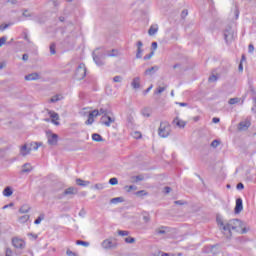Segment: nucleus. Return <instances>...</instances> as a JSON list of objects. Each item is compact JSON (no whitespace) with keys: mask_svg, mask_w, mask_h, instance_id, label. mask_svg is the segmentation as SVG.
I'll return each instance as SVG.
<instances>
[{"mask_svg":"<svg viewBox=\"0 0 256 256\" xmlns=\"http://www.w3.org/2000/svg\"><path fill=\"white\" fill-rule=\"evenodd\" d=\"M224 231H237V233H247V229L245 228V224L243 221L239 219L230 220L226 225L223 227Z\"/></svg>","mask_w":256,"mask_h":256,"instance_id":"obj_1","label":"nucleus"},{"mask_svg":"<svg viewBox=\"0 0 256 256\" xmlns=\"http://www.w3.org/2000/svg\"><path fill=\"white\" fill-rule=\"evenodd\" d=\"M158 135L162 138L169 137V135H171V124H169V122H161Z\"/></svg>","mask_w":256,"mask_h":256,"instance_id":"obj_2","label":"nucleus"},{"mask_svg":"<svg viewBox=\"0 0 256 256\" xmlns=\"http://www.w3.org/2000/svg\"><path fill=\"white\" fill-rule=\"evenodd\" d=\"M75 77L77 81H81L87 77V67H85L84 63H81L76 69Z\"/></svg>","mask_w":256,"mask_h":256,"instance_id":"obj_3","label":"nucleus"},{"mask_svg":"<svg viewBox=\"0 0 256 256\" xmlns=\"http://www.w3.org/2000/svg\"><path fill=\"white\" fill-rule=\"evenodd\" d=\"M104 113L105 110L103 108H101L100 110H93L88 115V119L85 122L86 125H93V123L95 122V117H99V115H103Z\"/></svg>","mask_w":256,"mask_h":256,"instance_id":"obj_4","label":"nucleus"},{"mask_svg":"<svg viewBox=\"0 0 256 256\" xmlns=\"http://www.w3.org/2000/svg\"><path fill=\"white\" fill-rule=\"evenodd\" d=\"M12 244L16 249H23L25 247V240L15 237L12 239Z\"/></svg>","mask_w":256,"mask_h":256,"instance_id":"obj_5","label":"nucleus"},{"mask_svg":"<svg viewBox=\"0 0 256 256\" xmlns=\"http://www.w3.org/2000/svg\"><path fill=\"white\" fill-rule=\"evenodd\" d=\"M48 115L51 118V122L54 125H59V114L55 111L47 110Z\"/></svg>","mask_w":256,"mask_h":256,"instance_id":"obj_6","label":"nucleus"},{"mask_svg":"<svg viewBox=\"0 0 256 256\" xmlns=\"http://www.w3.org/2000/svg\"><path fill=\"white\" fill-rule=\"evenodd\" d=\"M241 211H243V199L238 198L236 199V205L234 208V213L236 215H239V213H241Z\"/></svg>","mask_w":256,"mask_h":256,"instance_id":"obj_7","label":"nucleus"},{"mask_svg":"<svg viewBox=\"0 0 256 256\" xmlns=\"http://www.w3.org/2000/svg\"><path fill=\"white\" fill-rule=\"evenodd\" d=\"M251 127V120H244L238 124L239 131H247Z\"/></svg>","mask_w":256,"mask_h":256,"instance_id":"obj_8","label":"nucleus"},{"mask_svg":"<svg viewBox=\"0 0 256 256\" xmlns=\"http://www.w3.org/2000/svg\"><path fill=\"white\" fill-rule=\"evenodd\" d=\"M102 123L106 125V127H111V123H115V118H111V116L105 114L102 116Z\"/></svg>","mask_w":256,"mask_h":256,"instance_id":"obj_9","label":"nucleus"},{"mask_svg":"<svg viewBox=\"0 0 256 256\" xmlns=\"http://www.w3.org/2000/svg\"><path fill=\"white\" fill-rule=\"evenodd\" d=\"M57 141H59V136L57 134H50L48 136L49 145H57Z\"/></svg>","mask_w":256,"mask_h":256,"instance_id":"obj_10","label":"nucleus"},{"mask_svg":"<svg viewBox=\"0 0 256 256\" xmlns=\"http://www.w3.org/2000/svg\"><path fill=\"white\" fill-rule=\"evenodd\" d=\"M37 79H39V75L37 73H32L25 76L26 81H37Z\"/></svg>","mask_w":256,"mask_h":256,"instance_id":"obj_11","label":"nucleus"},{"mask_svg":"<svg viewBox=\"0 0 256 256\" xmlns=\"http://www.w3.org/2000/svg\"><path fill=\"white\" fill-rule=\"evenodd\" d=\"M132 87L133 89H139V87H141V79L139 77L133 79Z\"/></svg>","mask_w":256,"mask_h":256,"instance_id":"obj_12","label":"nucleus"},{"mask_svg":"<svg viewBox=\"0 0 256 256\" xmlns=\"http://www.w3.org/2000/svg\"><path fill=\"white\" fill-rule=\"evenodd\" d=\"M20 153L21 155L25 156V155H29V153H31V148H27V145H23L20 148Z\"/></svg>","mask_w":256,"mask_h":256,"instance_id":"obj_13","label":"nucleus"},{"mask_svg":"<svg viewBox=\"0 0 256 256\" xmlns=\"http://www.w3.org/2000/svg\"><path fill=\"white\" fill-rule=\"evenodd\" d=\"M104 249H111L113 247V242L111 240H104L102 243Z\"/></svg>","mask_w":256,"mask_h":256,"instance_id":"obj_14","label":"nucleus"},{"mask_svg":"<svg viewBox=\"0 0 256 256\" xmlns=\"http://www.w3.org/2000/svg\"><path fill=\"white\" fill-rule=\"evenodd\" d=\"M157 31H159V26L152 25L150 27V29L148 30V34L152 36V35H155V33H157Z\"/></svg>","mask_w":256,"mask_h":256,"instance_id":"obj_15","label":"nucleus"},{"mask_svg":"<svg viewBox=\"0 0 256 256\" xmlns=\"http://www.w3.org/2000/svg\"><path fill=\"white\" fill-rule=\"evenodd\" d=\"M174 123H176L177 127H180L183 129V127H185L187 125V123L179 118H176L174 120Z\"/></svg>","mask_w":256,"mask_h":256,"instance_id":"obj_16","label":"nucleus"},{"mask_svg":"<svg viewBox=\"0 0 256 256\" xmlns=\"http://www.w3.org/2000/svg\"><path fill=\"white\" fill-rule=\"evenodd\" d=\"M4 197H11L13 195V190L11 187H6L3 191Z\"/></svg>","mask_w":256,"mask_h":256,"instance_id":"obj_17","label":"nucleus"},{"mask_svg":"<svg viewBox=\"0 0 256 256\" xmlns=\"http://www.w3.org/2000/svg\"><path fill=\"white\" fill-rule=\"evenodd\" d=\"M75 193H77V189L73 187H69L64 191V195H75Z\"/></svg>","mask_w":256,"mask_h":256,"instance_id":"obj_18","label":"nucleus"},{"mask_svg":"<svg viewBox=\"0 0 256 256\" xmlns=\"http://www.w3.org/2000/svg\"><path fill=\"white\" fill-rule=\"evenodd\" d=\"M137 47H138V52H137V58H141V53H143V50H141V48L143 47V42L139 41L137 43Z\"/></svg>","mask_w":256,"mask_h":256,"instance_id":"obj_19","label":"nucleus"},{"mask_svg":"<svg viewBox=\"0 0 256 256\" xmlns=\"http://www.w3.org/2000/svg\"><path fill=\"white\" fill-rule=\"evenodd\" d=\"M61 99H63L61 95H55L50 99V103H57V101H61Z\"/></svg>","mask_w":256,"mask_h":256,"instance_id":"obj_20","label":"nucleus"},{"mask_svg":"<svg viewBox=\"0 0 256 256\" xmlns=\"http://www.w3.org/2000/svg\"><path fill=\"white\" fill-rule=\"evenodd\" d=\"M92 140L96 141L97 143H99L100 141H103V138L99 134H93L92 135Z\"/></svg>","mask_w":256,"mask_h":256,"instance_id":"obj_21","label":"nucleus"},{"mask_svg":"<svg viewBox=\"0 0 256 256\" xmlns=\"http://www.w3.org/2000/svg\"><path fill=\"white\" fill-rule=\"evenodd\" d=\"M76 245H82V247H89V242L83 240H77Z\"/></svg>","mask_w":256,"mask_h":256,"instance_id":"obj_22","label":"nucleus"},{"mask_svg":"<svg viewBox=\"0 0 256 256\" xmlns=\"http://www.w3.org/2000/svg\"><path fill=\"white\" fill-rule=\"evenodd\" d=\"M77 185H79L80 187H85V185H89V182H85L82 179H77L76 180Z\"/></svg>","mask_w":256,"mask_h":256,"instance_id":"obj_23","label":"nucleus"},{"mask_svg":"<svg viewBox=\"0 0 256 256\" xmlns=\"http://www.w3.org/2000/svg\"><path fill=\"white\" fill-rule=\"evenodd\" d=\"M165 89H167V86L158 87L154 93H155V95H161V93H163V91H165Z\"/></svg>","mask_w":256,"mask_h":256,"instance_id":"obj_24","label":"nucleus"},{"mask_svg":"<svg viewBox=\"0 0 256 256\" xmlns=\"http://www.w3.org/2000/svg\"><path fill=\"white\" fill-rule=\"evenodd\" d=\"M20 223H27L29 221V215H24L19 218Z\"/></svg>","mask_w":256,"mask_h":256,"instance_id":"obj_25","label":"nucleus"},{"mask_svg":"<svg viewBox=\"0 0 256 256\" xmlns=\"http://www.w3.org/2000/svg\"><path fill=\"white\" fill-rule=\"evenodd\" d=\"M29 171H31V164H25L23 166V172L24 173H29Z\"/></svg>","mask_w":256,"mask_h":256,"instance_id":"obj_26","label":"nucleus"},{"mask_svg":"<svg viewBox=\"0 0 256 256\" xmlns=\"http://www.w3.org/2000/svg\"><path fill=\"white\" fill-rule=\"evenodd\" d=\"M136 195H137V197H143L145 195H148V193L145 190H140V191L136 192Z\"/></svg>","mask_w":256,"mask_h":256,"instance_id":"obj_27","label":"nucleus"},{"mask_svg":"<svg viewBox=\"0 0 256 256\" xmlns=\"http://www.w3.org/2000/svg\"><path fill=\"white\" fill-rule=\"evenodd\" d=\"M137 190V187L130 185V186H125V190L127 191V193H131V191Z\"/></svg>","mask_w":256,"mask_h":256,"instance_id":"obj_28","label":"nucleus"},{"mask_svg":"<svg viewBox=\"0 0 256 256\" xmlns=\"http://www.w3.org/2000/svg\"><path fill=\"white\" fill-rule=\"evenodd\" d=\"M32 149H34V151H37V149H39V147H41V144L37 143V142H33L30 144Z\"/></svg>","mask_w":256,"mask_h":256,"instance_id":"obj_29","label":"nucleus"},{"mask_svg":"<svg viewBox=\"0 0 256 256\" xmlns=\"http://www.w3.org/2000/svg\"><path fill=\"white\" fill-rule=\"evenodd\" d=\"M119 55V51L113 49L110 54H108V57H117Z\"/></svg>","mask_w":256,"mask_h":256,"instance_id":"obj_30","label":"nucleus"},{"mask_svg":"<svg viewBox=\"0 0 256 256\" xmlns=\"http://www.w3.org/2000/svg\"><path fill=\"white\" fill-rule=\"evenodd\" d=\"M132 137L134 139H141V137H142L141 132L136 131V132L132 133Z\"/></svg>","mask_w":256,"mask_h":256,"instance_id":"obj_31","label":"nucleus"},{"mask_svg":"<svg viewBox=\"0 0 256 256\" xmlns=\"http://www.w3.org/2000/svg\"><path fill=\"white\" fill-rule=\"evenodd\" d=\"M43 219H45V217L43 215L39 216L35 221V225H39L41 223V221H43Z\"/></svg>","mask_w":256,"mask_h":256,"instance_id":"obj_32","label":"nucleus"},{"mask_svg":"<svg viewBox=\"0 0 256 256\" xmlns=\"http://www.w3.org/2000/svg\"><path fill=\"white\" fill-rule=\"evenodd\" d=\"M118 235H121V237H127V235H129V231L120 230L118 231Z\"/></svg>","mask_w":256,"mask_h":256,"instance_id":"obj_33","label":"nucleus"},{"mask_svg":"<svg viewBox=\"0 0 256 256\" xmlns=\"http://www.w3.org/2000/svg\"><path fill=\"white\" fill-rule=\"evenodd\" d=\"M110 185H117L119 183V180L117 178H111L109 180Z\"/></svg>","mask_w":256,"mask_h":256,"instance_id":"obj_34","label":"nucleus"},{"mask_svg":"<svg viewBox=\"0 0 256 256\" xmlns=\"http://www.w3.org/2000/svg\"><path fill=\"white\" fill-rule=\"evenodd\" d=\"M66 255H68V256H79V254H77V253L71 251L70 249H68V250L66 251Z\"/></svg>","mask_w":256,"mask_h":256,"instance_id":"obj_35","label":"nucleus"},{"mask_svg":"<svg viewBox=\"0 0 256 256\" xmlns=\"http://www.w3.org/2000/svg\"><path fill=\"white\" fill-rule=\"evenodd\" d=\"M235 103H239V99L238 98H231L229 100V104L230 105H235Z\"/></svg>","mask_w":256,"mask_h":256,"instance_id":"obj_36","label":"nucleus"},{"mask_svg":"<svg viewBox=\"0 0 256 256\" xmlns=\"http://www.w3.org/2000/svg\"><path fill=\"white\" fill-rule=\"evenodd\" d=\"M7 43V37H1L0 38V47H3Z\"/></svg>","mask_w":256,"mask_h":256,"instance_id":"obj_37","label":"nucleus"},{"mask_svg":"<svg viewBox=\"0 0 256 256\" xmlns=\"http://www.w3.org/2000/svg\"><path fill=\"white\" fill-rule=\"evenodd\" d=\"M133 179H134V181H136V183H137V182H139V181H143L144 177H143V175H139V176L133 177Z\"/></svg>","mask_w":256,"mask_h":256,"instance_id":"obj_38","label":"nucleus"},{"mask_svg":"<svg viewBox=\"0 0 256 256\" xmlns=\"http://www.w3.org/2000/svg\"><path fill=\"white\" fill-rule=\"evenodd\" d=\"M220 144H221V142H219L218 140H214L211 143V147H219Z\"/></svg>","mask_w":256,"mask_h":256,"instance_id":"obj_39","label":"nucleus"},{"mask_svg":"<svg viewBox=\"0 0 256 256\" xmlns=\"http://www.w3.org/2000/svg\"><path fill=\"white\" fill-rule=\"evenodd\" d=\"M125 242L126 243H135V238L127 237V238H125Z\"/></svg>","mask_w":256,"mask_h":256,"instance_id":"obj_40","label":"nucleus"},{"mask_svg":"<svg viewBox=\"0 0 256 256\" xmlns=\"http://www.w3.org/2000/svg\"><path fill=\"white\" fill-rule=\"evenodd\" d=\"M50 53L51 55H55V44L50 45Z\"/></svg>","mask_w":256,"mask_h":256,"instance_id":"obj_41","label":"nucleus"},{"mask_svg":"<svg viewBox=\"0 0 256 256\" xmlns=\"http://www.w3.org/2000/svg\"><path fill=\"white\" fill-rule=\"evenodd\" d=\"M143 115H144V117H150L151 113L148 109H144Z\"/></svg>","mask_w":256,"mask_h":256,"instance_id":"obj_42","label":"nucleus"},{"mask_svg":"<svg viewBox=\"0 0 256 256\" xmlns=\"http://www.w3.org/2000/svg\"><path fill=\"white\" fill-rule=\"evenodd\" d=\"M248 51H249V53H253L255 51V46H253V44H250L248 46Z\"/></svg>","mask_w":256,"mask_h":256,"instance_id":"obj_43","label":"nucleus"},{"mask_svg":"<svg viewBox=\"0 0 256 256\" xmlns=\"http://www.w3.org/2000/svg\"><path fill=\"white\" fill-rule=\"evenodd\" d=\"M155 69H158L157 67H152V68H150V69H147L146 71H145V75H149V73H151V71H155Z\"/></svg>","mask_w":256,"mask_h":256,"instance_id":"obj_44","label":"nucleus"},{"mask_svg":"<svg viewBox=\"0 0 256 256\" xmlns=\"http://www.w3.org/2000/svg\"><path fill=\"white\" fill-rule=\"evenodd\" d=\"M113 81H114V83H120V81H121V76H115V77L113 78Z\"/></svg>","mask_w":256,"mask_h":256,"instance_id":"obj_45","label":"nucleus"},{"mask_svg":"<svg viewBox=\"0 0 256 256\" xmlns=\"http://www.w3.org/2000/svg\"><path fill=\"white\" fill-rule=\"evenodd\" d=\"M153 55H155V53L151 52L149 55L145 56L144 57L145 61H147V59H151V57H153Z\"/></svg>","mask_w":256,"mask_h":256,"instance_id":"obj_46","label":"nucleus"},{"mask_svg":"<svg viewBox=\"0 0 256 256\" xmlns=\"http://www.w3.org/2000/svg\"><path fill=\"white\" fill-rule=\"evenodd\" d=\"M209 81H210V83L213 82V81H217V76H215V75L210 76Z\"/></svg>","mask_w":256,"mask_h":256,"instance_id":"obj_47","label":"nucleus"},{"mask_svg":"<svg viewBox=\"0 0 256 256\" xmlns=\"http://www.w3.org/2000/svg\"><path fill=\"white\" fill-rule=\"evenodd\" d=\"M23 16H24V17H31V14L29 13L28 10H25V11L23 12Z\"/></svg>","mask_w":256,"mask_h":256,"instance_id":"obj_48","label":"nucleus"},{"mask_svg":"<svg viewBox=\"0 0 256 256\" xmlns=\"http://www.w3.org/2000/svg\"><path fill=\"white\" fill-rule=\"evenodd\" d=\"M6 256H13V251H11L10 249H7Z\"/></svg>","mask_w":256,"mask_h":256,"instance_id":"obj_49","label":"nucleus"},{"mask_svg":"<svg viewBox=\"0 0 256 256\" xmlns=\"http://www.w3.org/2000/svg\"><path fill=\"white\" fill-rule=\"evenodd\" d=\"M151 89H153V85H150L148 87V89L144 91V95H147V93H149V91H151Z\"/></svg>","mask_w":256,"mask_h":256,"instance_id":"obj_50","label":"nucleus"},{"mask_svg":"<svg viewBox=\"0 0 256 256\" xmlns=\"http://www.w3.org/2000/svg\"><path fill=\"white\" fill-rule=\"evenodd\" d=\"M165 193H171V187H165L164 188Z\"/></svg>","mask_w":256,"mask_h":256,"instance_id":"obj_51","label":"nucleus"},{"mask_svg":"<svg viewBox=\"0 0 256 256\" xmlns=\"http://www.w3.org/2000/svg\"><path fill=\"white\" fill-rule=\"evenodd\" d=\"M238 69L240 72H243V62H240Z\"/></svg>","mask_w":256,"mask_h":256,"instance_id":"obj_52","label":"nucleus"},{"mask_svg":"<svg viewBox=\"0 0 256 256\" xmlns=\"http://www.w3.org/2000/svg\"><path fill=\"white\" fill-rule=\"evenodd\" d=\"M244 185H243V183H239V184H237V189H244Z\"/></svg>","mask_w":256,"mask_h":256,"instance_id":"obj_53","label":"nucleus"},{"mask_svg":"<svg viewBox=\"0 0 256 256\" xmlns=\"http://www.w3.org/2000/svg\"><path fill=\"white\" fill-rule=\"evenodd\" d=\"M22 59H23V61H27V60L29 59V55L24 54V55L22 56Z\"/></svg>","mask_w":256,"mask_h":256,"instance_id":"obj_54","label":"nucleus"},{"mask_svg":"<svg viewBox=\"0 0 256 256\" xmlns=\"http://www.w3.org/2000/svg\"><path fill=\"white\" fill-rule=\"evenodd\" d=\"M177 104L180 105V107H187V103L179 102Z\"/></svg>","mask_w":256,"mask_h":256,"instance_id":"obj_55","label":"nucleus"},{"mask_svg":"<svg viewBox=\"0 0 256 256\" xmlns=\"http://www.w3.org/2000/svg\"><path fill=\"white\" fill-rule=\"evenodd\" d=\"M187 15H188L187 10L182 11V17H187Z\"/></svg>","mask_w":256,"mask_h":256,"instance_id":"obj_56","label":"nucleus"},{"mask_svg":"<svg viewBox=\"0 0 256 256\" xmlns=\"http://www.w3.org/2000/svg\"><path fill=\"white\" fill-rule=\"evenodd\" d=\"M244 61H247V58H246L245 55L243 54L240 63H244Z\"/></svg>","mask_w":256,"mask_h":256,"instance_id":"obj_57","label":"nucleus"},{"mask_svg":"<svg viewBox=\"0 0 256 256\" xmlns=\"http://www.w3.org/2000/svg\"><path fill=\"white\" fill-rule=\"evenodd\" d=\"M152 49H154V50L157 49V42L152 43Z\"/></svg>","mask_w":256,"mask_h":256,"instance_id":"obj_58","label":"nucleus"},{"mask_svg":"<svg viewBox=\"0 0 256 256\" xmlns=\"http://www.w3.org/2000/svg\"><path fill=\"white\" fill-rule=\"evenodd\" d=\"M212 121H213V123H219L220 119L219 118H213Z\"/></svg>","mask_w":256,"mask_h":256,"instance_id":"obj_59","label":"nucleus"},{"mask_svg":"<svg viewBox=\"0 0 256 256\" xmlns=\"http://www.w3.org/2000/svg\"><path fill=\"white\" fill-rule=\"evenodd\" d=\"M29 237H32V239H37V235L36 234H29Z\"/></svg>","mask_w":256,"mask_h":256,"instance_id":"obj_60","label":"nucleus"},{"mask_svg":"<svg viewBox=\"0 0 256 256\" xmlns=\"http://www.w3.org/2000/svg\"><path fill=\"white\" fill-rule=\"evenodd\" d=\"M149 219H150V218H149V214H147V216H144V221L147 222V221H149Z\"/></svg>","mask_w":256,"mask_h":256,"instance_id":"obj_61","label":"nucleus"},{"mask_svg":"<svg viewBox=\"0 0 256 256\" xmlns=\"http://www.w3.org/2000/svg\"><path fill=\"white\" fill-rule=\"evenodd\" d=\"M29 211V209L27 210H23V208L20 209V213H27Z\"/></svg>","mask_w":256,"mask_h":256,"instance_id":"obj_62","label":"nucleus"},{"mask_svg":"<svg viewBox=\"0 0 256 256\" xmlns=\"http://www.w3.org/2000/svg\"><path fill=\"white\" fill-rule=\"evenodd\" d=\"M8 3L15 4V3H17V0H8Z\"/></svg>","mask_w":256,"mask_h":256,"instance_id":"obj_63","label":"nucleus"},{"mask_svg":"<svg viewBox=\"0 0 256 256\" xmlns=\"http://www.w3.org/2000/svg\"><path fill=\"white\" fill-rule=\"evenodd\" d=\"M161 256H169V254L168 253H162Z\"/></svg>","mask_w":256,"mask_h":256,"instance_id":"obj_64","label":"nucleus"}]
</instances>
